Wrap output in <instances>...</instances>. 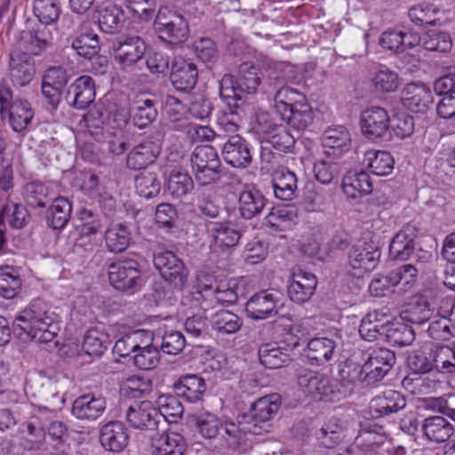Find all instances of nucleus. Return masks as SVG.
Instances as JSON below:
<instances>
[{
	"label": "nucleus",
	"instance_id": "9d476101",
	"mask_svg": "<svg viewBox=\"0 0 455 455\" xmlns=\"http://www.w3.org/2000/svg\"><path fill=\"white\" fill-rule=\"evenodd\" d=\"M380 257L379 248L366 242L354 244L348 252V267L355 276H362L378 265Z\"/></svg>",
	"mask_w": 455,
	"mask_h": 455
},
{
	"label": "nucleus",
	"instance_id": "f3484780",
	"mask_svg": "<svg viewBox=\"0 0 455 455\" xmlns=\"http://www.w3.org/2000/svg\"><path fill=\"white\" fill-rule=\"evenodd\" d=\"M360 121L363 133L371 140L382 138L390 126L389 116L387 110L380 107L364 110Z\"/></svg>",
	"mask_w": 455,
	"mask_h": 455
},
{
	"label": "nucleus",
	"instance_id": "aec40b11",
	"mask_svg": "<svg viewBox=\"0 0 455 455\" xmlns=\"http://www.w3.org/2000/svg\"><path fill=\"white\" fill-rule=\"evenodd\" d=\"M433 100L430 89L422 84H408L402 92L403 105L414 113H426L433 104Z\"/></svg>",
	"mask_w": 455,
	"mask_h": 455
},
{
	"label": "nucleus",
	"instance_id": "e433bc0d",
	"mask_svg": "<svg viewBox=\"0 0 455 455\" xmlns=\"http://www.w3.org/2000/svg\"><path fill=\"white\" fill-rule=\"evenodd\" d=\"M294 130L299 132L306 130L314 121L315 116L311 106L306 100L294 108H290L287 116H281Z\"/></svg>",
	"mask_w": 455,
	"mask_h": 455
},
{
	"label": "nucleus",
	"instance_id": "8fccbe9b",
	"mask_svg": "<svg viewBox=\"0 0 455 455\" xmlns=\"http://www.w3.org/2000/svg\"><path fill=\"white\" fill-rule=\"evenodd\" d=\"M166 426V420L156 408L147 413V419H144V439L148 441V445L167 433Z\"/></svg>",
	"mask_w": 455,
	"mask_h": 455
},
{
	"label": "nucleus",
	"instance_id": "ddd939ff",
	"mask_svg": "<svg viewBox=\"0 0 455 455\" xmlns=\"http://www.w3.org/2000/svg\"><path fill=\"white\" fill-rule=\"evenodd\" d=\"M221 155L224 161L234 168L244 169L252 163L249 143L242 136H230L223 144Z\"/></svg>",
	"mask_w": 455,
	"mask_h": 455
},
{
	"label": "nucleus",
	"instance_id": "bf43d9fd",
	"mask_svg": "<svg viewBox=\"0 0 455 455\" xmlns=\"http://www.w3.org/2000/svg\"><path fill=\"white\" fill-rule=\"evenodd\" d=\"M147 134V140L144 141V158L152 164L159 156L162 148V142L164 140V131L160 124L158 125L149 128L148 131L144 132Z\"/></svg>",
	"mask_w": 455,
	"mask_h": 455
},
{
	"label": "nucleus",
	"instance_id": "58836bf2",
	"mask_svg": "<svg viewBox=\"0 0 455 455\" xmlns=\"http://www.w3.org/2000/svg\"><path fill=\"white\" fill-rule=\"evenodd\" d=\"M298 210L292 205L273 207L265 218V224L276 231H281L286 225L296 222Z\"/></svg>",
	"mask_w": 455,
	"mask_h": 455
},
{
	"label": "nucleus",
	"instance_id": "2eb2a0df",
	"mask_svg": "<svg viewBox=\"0 0 455 455\" xmlns=\"http://www.w3.org/2000/svg\"><path fill=\"white\" fill-rule=\"evenodd\" d=\"M95 94L93 79L89 76H82L69 85L65 99L70 107L84 110L94 101Z\"/></svg>",
	"mask_w": 455,
	"mask_h": 455
},
{
	"label": "nucleus",
	"instance_id": "f8f14e48",
	"mask_svg": "<svg viewBox=\"0 0 455 455\" xmlns=\"http://www.w3.org/2000/svg\"><path fill=\"white\" fill-rule=\"evenodd\" d=\"M108 279L116 289H132L140 279V263L133 259L112 262L108 266Z\"/></svg>",
	"mask_w": 455,
	"mask_h": 455
},
{
	"label": "nucleus",
	"instance_id": "5701e85b",
	"mask_svg": "<svg viewBox=\"0 0 455 455\" xmlns=\"http://www.w3.org/2000/svg\"><path fill=\"white\" fill-rule=\"evenodd\" d=\"M263 193L255 188H247L238 197V212L244 220H251L259 216L267 204Z\"/></svg>",
	"mask_w": 455,
	"mask_h": 455
},
{
	"label": "nucleus",
	"instance_id": "a878e982",
	"mask_svg": "<svg viewBox=\"0 0 455 455\" xmlns=\"http://www.w3.org/2000/svg\"><path fill=\"white\" fill-rule=\"evenodd\" d=\"M173 390L177 396L189 403H195L201 400L206 390V384L202 377L188 374L180 377L173 385Z\"/></svg>",
	"mask_w": 455,
	"mask_h": 455
},
{
	"label": "nucleus",
	"instance_id": "4c0bfd02",
	"mask_svg": "<svg viewBox=\"0 0 455 455\" xmlns=\"http://www.w3.org/2000/svg\"><path fill=\"white\" fill-rule=\"evenodd\" d=\"M195 183L192 177L180 169L171 172L167 181V191L172 198L180 199L194 189Z\"/></svg>",
	"mask_w": 455,
	"mask_h": 455
},
{
	"label": "nucleus",
	"instance_id": "052dcab7",
	"mask_svg": "<svg viewBox=\"0 0 455 455\" xmlns=\"http://www.w3.org/2000/svg\"><path fill=\"white\" fill-rule=\"evenodd\" d=\"M408 16L418 26H433L439 21L438 10L431 4H419L409 10Z\"/></svg>",
	"mask_w": 455,
	"mask_h": 455
},
{
	"label": "nucleus",
	"instance_id": "864d4df0",
	"mask_svg": "<svg viewBox=\"0 0 455 455\" xmlns=\"http://www.w3.org/2000/svg\"><path fill=\"white\" fill-rule=\"evenodd\" d=\"M33 11L38 18L39 24L46 26L55 23L61 12L57 0H35Z\"/></svg>",
	"mask_w": 455,
	"mask_h": 455
},
{
	"label": "nucleus",
	"instance_id": "f704fd0d",
	"mask_svg": "<svg viewBox=\"0 0 455 455\" xmlns=\"http://www.w3.org/2000/svg\"><path fill=\"white\" fill-rule=\"evenodd\" d=\"M5 111L8 112L10 125L16 132L25 131L34 116V111L27 100H13Z\"/></svg>",
	"mask_w": 455,
	"mask_h": 455
},
{
	"label": "nucleus",
	"instance_id": "c03bdc74",
	"mask_svg": "<svg viewBox=\"0 0 455 455\" xmlns=\"http://www.w3.org/2000/svg\"><path fill=\"white\" fill-rule=\"evenodd\" d=\"M364 161L367 162L371 172L377 176L388 175L394 169V158L387 151H367Z\"/></svg>",
	"mask_w": 455,
	"mask_h": 455
},
{
	"label": "nucleus",
	"instance_id": "7ed1b4c3",
	"mask_svg": "<svg viewBox=\"0 0 455 455\" xmlns=\"http://www.w3.org/2000/svg\"><path fill=\"white\" fill-rule=\"evenodd\" d=\"M153 27L160 39L172 44L183 43L188 37V23L176 10L167 7L160 8Z\"/></svg>",
	"mask_w": 455,
	"mask_h": 455
},
{
	"label": "nucleus",
	"instance_id": "20e7f679",
	"mask_svg": "<svg viewBox=\"0 0 455 455\" xmlns=\"http://www.w3.org/2000/svg\"><path fill=\"white\" fill-rule=\"evenodd\" d=\"M281 406V398L273 394L259 398L253 402L248 413L243 419L248 424V431L253 435L261 434V430L269 432L267 424L277 413Z\"/></svg>",
	"mask_w": 455,
	"mask_h": 455
},
{
	"label": "nucleus",
	"instance_id": "dca6fc26",
	"mask_svg": "<svg viewBox=\"0 0 455 455\" xmlns=\"http://www.w3.org/2000/svg\"><path fill=\"white\" fill-rule=\"evenodd\" d=\"M245 312L253 320H265L275 316L278 312L275 294L270 290L255 293L246 302Z\"/></svg>",
	"mask_w": 455,
	"mask_h": 455
},
{
	"label": "nucleus",
	"instance_id": "393cba45",
	"mask_svg": "<svg viewBox=\"0 0 455 455\" xmlns=\"http://www.w3.org/2000/svg\"><path fill=\"white\" fill-rule=\"evenodd\" d=\"M106 409V401L94 394H85L77 397L72 406V414L80 419H96Z\"/></svg>",
	"mask_w": 455,
	"mask_h": 455
},
{
	"label": "nucleus",
	"instance_id": "e2e57ef3",
	"mask_svg": "<svg viewBox=\"0 0 455 455\" xmlns=\"http://www.w3.org/2000/svg\"><path fill=\"white\" fill-rule=\"evenodd\" d=\"M149 340L144 346V370H150L156 367L160 361L159 341L154 331L144 330V343Z\"/></svg>",
	"mask_w": 455,
	"mask_h": 455
},
{
	"label": "nucleus",
	"instance_id": "4468645a",
	"mask_svg": "<svg viewBox=\"0 0 455 455\" xmlns=\"http://www.w3.org/2000/svg\"><path fill=\"white\" fill-rule=\"evenodd\" d=\"M36 73L33 58L21 50L12 51L10 54L9 76L14 86L23 87L28 84Z\"/></svg>",
	"mask_w": 455,
	"mask_h": 455
},
{
	"label": "nucleus",
	"instance_id": "680f3d73",
	"mask_svg": "<svg viewBox=\"0 0 455 455\" xmlns=\"http://www.w3.org/2000/svg\"><path fill=\"white\" fill-rule=\"evenodd\" d=\"M78 220L81 222L79 226L81 236L96 235L102 228L99 214L91 209H80L78 212Z\"/></svg>",
	"mask_w": 455,
	"mask_h": 455
},
{
	"label": "nucleus",
	"instance_id": "bb28decb",
	"mask_svg": "<svg viewBox=\"0 0 455 455\" xmlns=\"http://www.w3.org/2000/svg\"><path fill=\"white\" fill-rule=\"evenodd\" d=\"M322 140L323 145L327 148L328 157L339 156L348 151L351 146L350 134L347 129L342 125L328 128L323 134Z\"/></svg>",
	"mask_w": 455,
	"mask_h": 455
},
{
	"label": "nucleus",
	"instance_id": "7c9ffc66",
	"mask_svg": "<svg viewBox=\"0 0 455 455\" xmlns=\"http://www.w3.org/2000/svg\"><path fill=\"white\" fill-rule=\"evenodd\" d=\"M342 189L347 197L353 199L369 195L372 191L371 178L363 171L348 172L343 178Z\"/></svg>",
	"mask_w": 455,
	"mask_h": 455
},
{
	"label": "nucleus",
	"instance_id": "338daca9",
	"mask_svg": "<svg viewBox=\"0 0 455 455\" xmlns=\"http://www.w3.org/2000/svg\"><path fill=\"white\" fill-rule=\"evenodd\" d=\"M344 437V428L337 423L325 424L317 433L321 445L328 449L339 443Z\"/></svg>",
	"mask_w": 455,
	"mask_h": 455
},
{
	"label": "nucleus",
	"instance_id": "f03ea898",
	"mask_svg": "<svg viewBox=\"0 0 455 455\" xmlns=\"http://www.w3.org/2000/svg\"><path fill=\"white\" fill-rule=\"evenodd\" d=\"M262 73L255 65L243 62L238 68L237 76L225 74L220 80V96L227 103L231 114L240 109L243 98L257 92Z\"/></svg>",
	"mask_w": 455,
	"mask_h": 455
},
{
	"label": "nucleus",
	"instance_id": "c85d7f7f",
	"mask_svg": "<svg viewBox=\"0 0 455 455\" xmlns=\"http://www.w3.org/2000/svg\"><path fill=\"white\" fill-rule=\"evenodd\" d=\"M186 449L185 439L178 433H165L147 448L150 455H184Z\"/></svg>",
	"mask_w": 455,
	"mask_h": 455
},
{
	"label": "nucleus",
	"instance_id": "b1692460",
	"mask_svg": "<svg viewBox=\"0 0 455 455\" xmlns=\"http://www.w3.org/2000/svg\"><path fill=\"white\" fill-rule=\"evenodd\" d=\"M405 406L404 395L398 391L387 390L371 401L370 411L373 416L379 418L395 413Z\"/></svg>",
	"mask_w": 455,
	"mask_h": 455
},
{
	"label": "nucleus",
	"instance_id": "412c9836",
	"mask_svg": "<svg viewBox=\"0 0 455 455\" xmlns=\"http://www.w3.org/2000/svg\"><path fill=\"white\" fill-rule=\"evenodd\" d=\"M419 235L416 225L408 223L392 239L389 245V253L398 260H406L414 252L415 240Z\"/></svg>",
	"mask_w": 455,
	"mask_h": 455
},
{
	"label": "nucleus",
	"instance_id": "49530a36",
	"mask_svg": "<svg viewBox=\"0 0 455 455\" xmlns=\"http://www.w3.org/2000/svg\"><path fill=\"white\" fill-rule=\"evenodd\" d=\"M259 358L260 363L268 369H278L287 365L291 361L288 354L283 352L280 347L263 344L259 347Z\"/></svg>",
	"mask_w": 455,
	"mask_h": 455
},
{
	"label": "nucleus",
	"instance_id": "2f4dec72",
	"mask_svg": "<svg viewBox=\"0 0 455 455\" xmlns=\"http://www.w3.org/2000/svg\"><path fill=\"white\" fill-rule=\"evenodd\" d=\"M421 429L429 441L435 443L446 442L455 431L453 425L443 416L425 419Z\"/></svg>",
	"mask_w": 455,
	"mask_h": 455
},
{
	"label": "nucleus",
	"instance_id": "a211bd4d",
	"mask_svg": "<svg viewBox=\"0 0 455 455\" xmlns=\"http://www.w3.org/2000/svg\"><path fill=\"white\" fill-rule=\"evenodd\" d=\"M316 285L317 279L314 274L299 268L292 274L291 282L288 286V296L291 301L304 304L311 299Z\"/></svg>",
	"mask_w": 455,
	"mask_h": 455
},
{
	"label": "nucleus",
	"instance_id": "c9c22d12",
	"mask_svg": "<svg viewBox=\"0 0 455 455\" xmlns=\"http://www.w3.org/2000/svg\"><path fill=\"white\" fill-rule=\"evenodd\" d=\"M307 100L305 94L297 89L282 86L274 96L275 107L281 116H287L290 108H294Z\"/></svg>",
	"mask_w": 455,
	"mask_h": 455
},
{
	"label": "nucleus",
	"instance_id": "6e6552de",
	"mask_svg": "<svg viewBox=\"0 0 455 455\" xmlns=\"http://www.w3.org/2000/svg\"><path fill=\"white\" fill-rule=\"evenodd\" d=\"M395 354L387 348L374 349L363 364V381L366 385H372L380 381L395 363Z\"/></svg>",
	"mask_w": 455,
	"mask_h": 455
},
{
	"label": "nucleus",
	"instance_id": "1a4fd4ad",
	"mask_svg": "<svg viewBox=\"0 0 455 455\" xmlns=\"http://www.w3.org/2000/svg\"><path fill=\"white\" fill-rule=\"evenodd\" d=\"M56 34V28L36 24L20 33V46L30 56L41 55L46 49L53 46Z\"/></svg>",
	"mask_w": 455,
	"mask_h": 455
},
{
	"label": "nucleus",
	"instance_id": "c756f323",
	"mask_svg": "<svg viewBox=\"0 0 455 455\" xmlns=\"http://www.w3.org/2000/svg\"><path fill=\"white\" fill-rule=\"evenodd\" d=\"M71 213L70 201L64 196H59L52 201L46 211V224L53 230H62L69 222Z\"/></svg>",
	"mask_w": 455,
	"mask_h": 455
},
{
	"label": "nucleus",
	"instance_id": "6ab92c4d",
	"mask_svg": "<svg viewBox=\"0 0 455 455\" xmlns=\"http://www.w3.org/2000/svg\"><path fill=\"white\" fill-rule=\"evenodd\" d=\"M100 443L110 452L119 453L127 446L129 435L124 424L118 420L104 424L100 430Z\"/></svg>",
	"mask_w": 455,
	"mask_h": 455
},
{
	"label": "nucleus",
	"instance_id": "69168bd1",
	"mask_svg": "<svg viewBox=\"0 0 455 455\" xmlns=\"http://www.w3.org/2000/svg\"><path fill=\"white\" fill-rule=\"evenodd\" d=\"M242 319L230 311L218 312L212 321V326L219 331L231 334L240 330Z\"/></svg>",
	"mask_w": 455,
	"mask_h": 455
},
{
	"label": "nucleus",
	"instance_id": "a18cd8bd",
	"mask_svg": "<svg viewBox=\"0 0 455 455\" xmlns=\"http://www.w3.org/2000/svg\"><path fill=\"white\" fill-rule=\"evenodd\" d=\"M21 289V279L11 266L0 267V295L7 299L14 298Z\"/></svg>",
	"mask_w": 455,
	"mask_h": 455
},
{
	"label": "nucleus",
	"instance_id": "0eeeda50",
	"mask_svg": "<svg viewBox=\"0 0 455 455\" xmlns=\"http://www.w3.org/2000/svg\"><path fill=\"white\" fill-rule=\"evenodd\" d=\"M298 384L307 395L317 400L331 401L341 394V389L336 388L327 376L311 371L306 370L299 373Z\"/></svg>",
	"mask_w": 455,
	"mask_h": 455
},
{
	"label": "nucleus",
	"instance_id": "5fc2aeb1",
	"mask_svg": "<svg viewBox=\"0 0 455 455\" xmlns=\"http://www.w3.org/2000/svg\"><path fill=\"white\" fill-rule=\"evenodd\" d=\"M109 344V336L95 328L87 331L84 334L83 349L88 355H100Z\"/></svg>",
	"mask_w": 455,
	"mask_h": 455
},
{
	"label": "nucleus",
	"instance_id": "473e14b6",
	"mask_svg": "<svg viewBox=\"0 0 455 455\" xmlns=\"http://www.w3.org/2000/svg\"><path fill=\"white\" fill-rule=\"evenodd\" d=\"M335 347L336 343L333 339L314 338L307 344L306 356L312 364H324L331 359Z\"/></svg>",
	"mask_w": 455,
	"mask_h": 455
},
{
	"label": "nucleus",
	"instance_id": "13d9d810",
	"mask_svg": "<svg viewBox=\"0 0 455 455\" xmlns=\"http://www.w3.org/2000/svg\"><path fill=\"white\" fill-rule=\"evenodd\" d=\"M7 218L9 225L13 228H22L28 222L29 213L25 206L11 203L5 204L0 212V223Z\"/></svg>",
	"mask_w": 455,
	"mask_h": 455
},
{
	"label": "nucleus",
	"instance_id": "79ce46f5",
	"mask_svg": "<svg viewBox=\"0 0 455 455\" xmlns=\"http://www.w3.org/2000/svg\"><path fill=\"white\" fill-rule=\"evenodd\" d=\"M385 316L386 313L382 310H374L368 313L362 320L359 333L361 337L368 341H374L380 336H385L387 324L379 323V316Z\"/></svg>",
	"mask_w": 455,
	"mask_h": 455
},
{
	"label": "nucleus",
	"instance_id": "72a5a7b5",
	"mask_svg": "<svg viewBox=\"0 0 455 455\" xmlns=\"http://www.w3.org/2000/svg\"><path fill=\"white\" fill-rule=\"evenodd\" d=\"M97 20L100 30L106 34H116L123 28L124 12L121 6L108 4L98 11Z\"/></svg>",
	"mask_w": 455,
	"mask_h": 455
},
{
	"label": "nucleus",
	"instance_id": "ea45409f",
	"mask_svg": "<svg viewBox=\"0 0 455 455\" xmlns=\"http://www.w3.org/2000/svg\"><path fill=\"white\" fill-rule=\"evenodd\" d=\"M385 338L393 346L405 347L415 339V331L411 325L403 322L391 323L386 328Z\"/></svg>",
	"mask_w": 455,
	"mask_h": 455
},
{
	"label": "nucleus",
	"instance_id": "3c124183",
	"mask_svg": "<svg viewBox=\"0 0 455 455\" xmlns=\"http://www.w3.org/2000/svg\"><path fill=\"white\" fill-rule=\"evenodd\" d=\"M222 429L221 438L226 443L227 446L231 450H237L247 439L248 426L242 427V423H235L232 421L222 422L220 427Z\"/></svg>",
	"mask_w": 455,
	"mask_h": 455
},
{
	"label": "nucleus",
	"instance_id": "4d7b16f0",
	"mask_svg": "<svg viewBox=\"0 0 455 455\" xmlns=\"http://www.w3.org/2000/svg\"><path fill=\"white\" fill-rule=\"evenodd\" d=\"M23 196L26 203L33 208H44L51 200L48 187L36 181L24 187Z\"/></svg>",
	"mask_w": 455,
	"mask_h": 455
},
{
	"label": "nucleus",
	"instance_id": "774afa93",
	"mask_svg": "<svg viewBox=\"0 0 455 455\" xmlns=\"http://www.w3.org/2000/svg\"><path fill=\"white\" fill-rule=\"evenodd\" d=\"M196 206L202 215L210 219L218 218L221 211L216 196L206 193L204 190H198L197 192Z\"/></svg>",
	"mask_w": 455,
	"mask_h": 455
},
{
	"label": "nucleus",
	"instance_id": "4be33fe9",
	"mask_svg": "<svg viewBox=\"0 0 455 455\" xmlns=\"http://www.w3.org/2000/svg\"><path fill=\"white\" fill-rule=\"evenodd\" d=\"M170 79L177 91L192 90L198 80V70L196 64L183 59L173 61Z\"/></svg>",
	"mask_w": 455,
	"mask_h": 455
},
{
	"label": "nucleus",
	"instance_id": "6e6d98bb",
	"mask_svg": "<svg viewBox=\"0 0 455 455\" xmlns=\"http://www.w3.org/2000/svg\"><path fill=\"white\" fill-rule=\"evenodd\" d=\"M432 315L429 304L426 301L411 303L400 313V317L405 323L422 324Z\"/></svg>",
	"mask_w": 455,
	"mask_h": 455
},
{
	"label": "nucleus",
	"instance_id": "f257e3e1",
	"mask_svg": "<svg viewBox=\"0 0 455 455\" xmlns=\"http://www.w3.org/2000/svg\"><path fill=\"white\" fill-rule=\"evenodd\" d=\"M54 318V313L45 301L40 299H34L14 318L13 333L20 339L49 343L60 331Z\"/></svg>",
	"mask_w": 455,
	"mask_h": 455
},
{
	"label": "nucleus",
	"instance_id": "0e129e2a",
	"mask_svg": "<svg viewBox=\"0 0 455 455\" xmlns=\"http://www.w3.org/2000/svg\"><path fill=\"white\" fill-rule=\"evenodd\" d=\"M328 158L317 160L314 164L315 178L323 185L331 183L340 171L339 164Z\"/></svg>",
	"mask_w": 455,
	"mask_h": 455
},
{
	"label": "nucleus",
	"instance_id": "39448f33",
	"mask_svg": "<svg viewBox=\"0 0 455 455\" xmlns=\"http://www.w3.org/2000/svg\"><path fill=\"white\" fill-rule=\"evenodd\" d=\"M69 76L61 67H51L44 71L41 83V92L51 113L56 112Z\"/></svg>",
	"mask_w": 455,
	"mask_h": 455
},
{
	"label": "nucleus",
	"instance_id": "37998d69",
	"mask_svg": "<svg viewBox=\"0 0 455 455\" xmlns=\"http://www.w3.org/2000/svg\"><path fill=\"white\" fill-rule=\"evenodd\" d=\"M190 423L201 436L205 439L216 437L220 434V427L222 426L221 419L210 412L191 416Z\"/></svg>",
	"mask_w": 455,
	"mask_h": 455
},
{
	"label": "nucleus",
	"instance_id": "cd10ccee",
	"mask_svg": "<svg viewBox=\"0 0 455 455\" xmlns=\"http://www.w3.org/2000/svg\"><path fill=\"white\" fill-rule=\"evenodd\" d=\"M272 185L276 198L290 201L298 196V179L293 172L288 169L275 171L272 178Z\"/></svg>",
	"mask_w": 455,
	"mask_h": 455
},
{
	"label": "nucleus",
	"instance_id": "de8ad7c7",
	"mask_svg": "<svg viewBox=\"0 0 455 455\" xmlns=\"http://www.w3.org/2000/svg\"><path fill=\"white\" fill-rule=\"evenodd\" d=\"M106 244L108 250L115 253L123 252L131 242V234L122 224L109 227L105 232Z\"/></svg>",
	"mask_w": 455,
	"mask_h": 455
},
{
	"label": "nucleus",
	"instance_id": "09e8293b",
	"mask_svg": "<svg viewBox=\"0 0 455 455\" xmlns=\"http://www.w3.org/2000/svg\"><path fill=\"white\" fill-rule=\"evenodd\" d=\"M215 244L220 248H231L235 246L241 233L232 227L230 222H215L212 228Z\"/></svg>",
	"mask_w": 455,
	"mask_h": 455
},
{
	"label": "nucleus",
	"instance_id": "9b49d317",
	"mask_svg": "<svg viewBox=\"0 0 455 455\" xmlns=\"http://www.w3.org/2000/svg\"><path fill=\"white\" fill-rule=\"evenodd\" d=\"M142 39L131 32L110 42V51L124 68L132 67L142 59Z\"/></svg>",
	"mask_w": 455,
	"mask_h": 455
},
{
	"label": "nucleus",
	"instance_id": "a19ab883",
	"mask_svg": "<svg viewBox=\"0 0 455 455\" xmlns=\"http://www.w3.org/2000/svg\"><path fill=\"white\" fill-rule=\"evenodd\" d=\"M339 381L340 387L343 388L341 393L346 395L347 392L352 389L353 384L359 380L362 383L363 381V365H360L352 360H346L339 364Z\"/></svg>",
	"mask_w": 455,
	"mask_h": 455
},
{
	"label": "nucleus",
	"instance_id": "603ef678",
	"mask_svg": "<svg viewBox=\"0 0 455 455\" xmlns=\"http://www.w3.org/2000/svg\"><path fill=\"white\" fill-rule=\"evenodd\" d=\"M71 47L76 52L84 59L93 57L100 51V40L97 34L93 32H84L76 36L71 44Z\"/></svg>",
	"mask_w": 455,
	"mask_h": 455
},
{
	"label": "nucleus",
	"instance_id": "423d86ee",
	"mask_svg": "<svg viewBox=\"0 0 455 455\" xmlns=\"http://www.w3.org/2000/svg\"><path fill=\"white\" fill-rule=\"evenodd\" d=\"M153 263L164 281L177 288H183L188 280V270L175 253L171 251L155 253Z\"/></svg>",
	"mask_w": 455,
	"mask_h": 455
}]
</instances>
